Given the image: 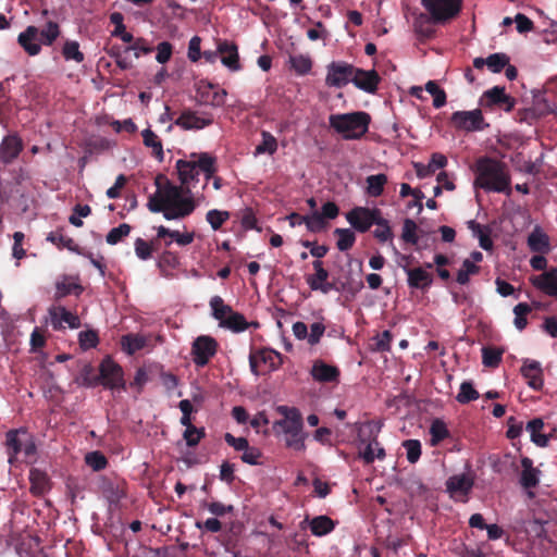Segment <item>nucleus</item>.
Returning <instances> with one entry per match:
<instances>
[{
  "instance_id": "15",
  "label": "nucleus",
  "mask_w": 557,
  "mask_h": 557,
  "mask_svg": "<svg viewBox=\"0 0 557 557\" xmlns=\"http://www.w3.org/2000/svg\"><path fill=\"white\" fill-rule=\"evenodd\" d=\"M312 267L314 273L306 276V282L312 290L329 294L331 290L336 289L335 284L329 281V271L324 269L321 260H314Z\"/></svg>"
},
{
  "instance_id": "63",
  "label": "nucleus",
  "mask_w": 557,
  "mask_h": 557,
  "mask_svg": "<svg viewBox=\"0 0 557 557\" xmlns=\"http://www.w3.org/2000/svg\"><path fill=\"white\" fill-rule=\"evenodd\" d=\"M134 51L135 58H139L141 54H148L152 51V48L147 45L146 39L136 38L135 41L124 49V52Z\"/></svg>"
},
{
  "instance_id": "16",
  "label": "nucleus",
  "mask_w": 557,
  "mask_h": 557,
  "mask_svg": "<svg viewBox=\"0 0 557 557\" xmlns=\"http://www.w3.org/2000/svg\"><path fill=\"white\" fill-rule=\"evenodd\" d=\"M84 292L78 275L62 274L55 282V300L62 299L69 295L78 297Z\"/></svg>"
},
{
  "instance_id": "11",
  "label": "nucleus",
  "mask_w": 557,
  "mask_h": 557,
  "mask_svg": "<svg viewBox=\"0 0 557 557\" xmlns=\"http://www.w3.org/2000/svg\"><path fill=\"white\" fill-rule=\"evenodd\" d=\"M325 84L329 87L342 88L352 81L356 66L344 61H333L326 66Z\"/></svg>"
},
{
  "instance_id": "40",
  "label": "nucleus",
  "mask_w": 557,
  "mask_h": 557,
  "mask_svg": "<svg viewBox=\"0 0 557 557\" xmlns=\"http://www.w3.org/2000/svg\"><path fill=\"white\" fill-rule=\"evenodd\" d=\"M480 273V267L474 264L470 259L462 261L461 268L457 271L456 282L459 285H467L470 282V276Z\"/></svg>"
},
{
  "instance_id": "39",
  "label": "nucleus",
  "mask_w": 557,
  "mask_h": 557,
  "mask_svg": "<svg viewBox=\"0 0 557 557\" xmlns=\"http://www.w3.org/2000/svg\"><path fill=\"white\" fill-rule=\"evenodd\" d=\"M121 344L124 351L128 355H133L143 349L146 346L147 341L144 336L138 334H126L122 336Z\"/></svg>"
},
{
  "instance_id": "38",
  "label": "nucleus",
  "mask_w": 557,
  "mask_h": 557,
  "mask_svg": "<svg viewBox=\"0 0 557 557\" xmlns=\"http://www.w3.org/2000/svg\"><path fill=\"white\" fill-rule=\"evenodd\" d=\"M422 232L413 220L405 219L400 239L405 244H418V240L422 237Z\"/></svg>"
},
{
  "instance_id": "3",
  "label": "nucleus",
  "mask_w": 557,
  "mask_h": 557,
  "mask_svg": "<svg viewBox=\"0 0 557 557\" xmlns=\"http://www.w3.org/2000/svg\"><path fill=\"white\" fill-rule=\"evenodd\" d=\"M329 123L345 140H357L368 133L371 116L364 111L331 114Z\"/></svg>"
},
{
  "instance_id": "42",
  "label": "nucleus",
  "mask_w": 557,
  "mask_h": 557,
  "mask_svg": "<svg viewBox=\"0 0 557 557\" xmlns=\"http://www.w3.org/2000/svg\"><path fill=\"white\" fill-rule=\"evenodd\" d=\"M210 307L212 309L213 318L220 321V325H222V320H226L233 312L232 307L226 305L220 296H213L210 299Z\"/></svg>"
},
{
  "instance_id": "9",
  "label": "nucleus",
  "mask_w": 557,
  "mask_h": 557,
  "mask_svg": "<svg viewBox=\"0 0 557 557\" xmlns=\"http://www.w3.org/2000/svg\"><path fill=\"white\" fill-rule=\"evenodd\" d=\"M450 124L457 131L463 132H479L488 126L480 109L454 112L450 116Z\"/></svg>"
},
{
  "instance_id": "27",
  "label": "nucleus",
  "mask_w": 557,
  "mask_h": 557,
  "mask_svg": "<svg viewBox=\"0 0 557 557\" xmlns=\"http://www.w3.org/2000/svg\"><path fill=\"white\" fill-rule=\"evenodd\" d=\"M522 471L520 474V484L525 490L534 488L540 483L541 471L533 467V460L529 457L521 459Z\"/></svg>"
},
{
  "instance_id": "32",
  "label": "nucleus",
  "mask_w": 557,
  "mask_h": 557,
  "mask_svg": "<svg viewBox=\"0 0 557 557\" xmlns=\"http://www.w3.org/2000/svg\"><path fill=\"white\" fill-rule=\"evenodd\" d=\"M157 239H162L165 244H190L194 239L193 234H181L178 231H170L164 226L158 227Z\"/></svg>"
},
{
  "instance_id": "47",
  "label": "nucleus",
  "mask_w": 557,
  "mask_h": 557,
  "mask_svg": "<svg viewBox=\"0 0 557 557\" xmlns=\"http://www.w3.org/2000/svg\"><path fill=\"white\" fill-rule=\"evenodd\" d=\"M62 55L66 61H75L82 63L85 59L84 53L79 50V44L75 40H66L62 48Z\"/></svg>"
},
{
  "instance_id": "34",
  "label": "nucleus",
  "mask_w": 557,
  "mask_h": 557,
  "mask_svg": "<svg viewBox=\"0 0 557 557\" xmlns=\"http://www.w3.org/2000/svg\"><path fill=\"white\" fill-rule=\"evenodd\" d=\"M143 143L146 147L152 149V156L160 162L164 159L162 141L150 128H146L141 133Z\"/></svg>"
},
{
  "instance_id": "29",
  "label": "nucleus",
  "mask_w": 557,
  "mask_h": 557,
  "mask_svg": "<svg viewBox=\"0 0 557 557\" xmlns=\"http://www.w3.org/2000/svg\"><path fill=\"white\" fill-rule=\"evenodd\" d=\"M447 164V158L438 152L432 154L428 164L417 162L413 164L416 174L419 178H425L435 173L437 169H443Z\"/></svg>"
},
{
  "instance_id": "23",
  "label": "nucleus",
  "mask_w": 557,
  "mask_h": 557,
  "mask_svg": "<svg viewBox=\"0 0 557 557\" xmlns=\"http://www.w3.org/2000/svg\"><path fill=\"white\" fill-rule=\"evenodd\" d=\"M404 270L407 274V283L409 287L421 290H426L431 287L433 276L424 268H405Z\"/></svg>"
},
{
  "instance_id": "35",
  "label": "nucleus",
  "mask_w": 557,
  "mask_h": 557,
  "mask_svg": "<svg viewBox=\"0 0 557 557\" xmlns=\"http://www.w3.org/2000/svg\"><path fill=\"white\" fill-rule=\"evenodd\" d=\"M374 230L373 235L374 237L381 242L389 244H393L394 234L392 231V227L386 219L382 216V212L380 211L379 215L376 216V222L373 223Z\"/></svg>"
},
{
  "instance_id": "14",
  "label": "nucleus",
  "mask_w": 557,
  "mask_h": 557,
  "mask_svg": "<svg viewBox=\"0 0 557 557\" xmlns=\"http://www.w3.org/2000/svg\"><path fill=\"white\" fill-rule=\"evenodd\" d=\"M481 104L486 108L499 107L506 112H510L516 100L505 92V87L494 86L483 94Z\"/></svg>"
},
{
  "instance_id": "50",
  "label": "nucleus",
  "mask_w": 557,
  "mask_h": 557,
  "mask_svg": "<svg viewBox=\"0 0 557 557\" xmlns=\"http://www.w3.org/2000/svg\"><path fill=\"white\" fill-rule=\"evenodd\" d=\"M262 141L256 147V154H274L277 150L276 138L269 132L262 131Z\"/></svg>"
},
{
  "instance_id": "55",
  "label": "nucleus",
  "mask_w": 557,
  "mask_h": 557,
  "mask_svg": "<svg viewBox=\"0 0 557 557\" xmlns=\"http://www.w3.org/2000/svg\"><path fill=\"white\" fill-rule=\"evenodd\" d=\"M85 462L94 471H101L108 466L107 457L98 450L86 454Z\"/></svg>"
},
{
  "instance_id": "19",
  "label": "nucleus",
  "mask_w": 557,
  "mask_h": 557,
  "mask_svg": "<svg viewBox=\"0 0 557 557\" xmlns=\"http://www.w3.org/2000/svg\"><path fill=\"white\" fill-rule=\"evenodd\" d=\"M213 123V117L209 115L199 116L195 111L184 110L175 120V125L183 129H202Z\"/></svg>"
},
{
  "instance_id": "44",
  "label": "nucleus",
  "mask_w": 557,
  "mask_h": 557,
  "mask_svg": "<svg viewBox=\"0 0 557 557\" xmlns=\"http://www.w3.org/2000/svg\"><path fill=\"white\" fill-rule=\"evenodd\" d=\"M430 434H431V445L436 446L449 436V431L447 429L446 423L443 420L435 419L431 423Z\"/></svg>"
},
{
  "instance_id": "36",
  "label": "nucleus",
  "mask_w": 557,
  "mask_h": 557,
  "mask_svg": "<svg viewBox=\"0 0 557 557\" xmlns=\"http://www.w3.org/2000/svg\"><path fill=\"white\" fill-rule=\"evenodd\" d=\"M544 428V422L541 418L532 419L527 424V431L530 432L531 441L540 447H546L548 445L549 436L542 434L541 431Z\"/></svg>"
},
{
  "instance_id": "13",
  "label": "nucleus",
  "mask_w": 557,
  "mask_h": 557,
  "mask_svg": "<svg viewBox=\"0 0 557 557\" xmlns=\"http://www.w3.org/2000/svg\"><path fill=\"white\" fill-rule=\"evenodd\" d=\"M379 213V209L356 207L346 214V219L356 231L364 233L373 226L374 222H376Z\"/></svg>"
},
{
  "instance_id": "46",
  "label": "nucleus",
  "mask_w": 557,
  "mask_h": 557,
  "mask_svg": "<svg viewBox=\"0 0 557 557\" xmlns=\"http://www.w3.org/2000/svg\"><path fill=\"white\" fill-rule=\"evenodd\" d=\"M223 327L230 329L233 332H244L248 329L249 324L242 313L233 311L226 320H222Z\"/></svg>"
},
{
  "instance_id": "54",
  "label": "nucleus",
  "mask_w": 557,
  "mask_h": 557,
  "mask_svg": "<svg viewBox=\"0 0 557 557\" xmlns=\"http://www.w3.org/2000/svg\"><path fill=\"white\" fill-rule=\"evenodd\" d=\"M289 62L295 72L299 75H306L311 71L312 61L308 55H290Z\"/></svg>"
},
{
  "instance_id": "59",
  "label": "nucleus",
  "mask_w": 557,
  "mask_h": 557,
  "mask_svg": "<svg viewBox=\"0 0 557 557\" xmlns=\"http://www.w3.org/2000/svg\"><path fill=\"white\" fill-rule=\"evenodd\" d=\"M78 342L84 350L95 348L99 343L98 333L94 330L83 331L78 335Z\"/></svg>"
},
{
  "instance_id": "41",
  "label": "nucleus",
  "mask_w": 557,
  "mask_h": 557,
  "mask_svg": "<svg viewBox=\"0 0 557 557\" xmlns=\"http://www.w3.org/2000/svg\"><path fill=\"white\" fill-rule=\"evenodd\" d=\"M467 226L472 237L476 238L480 245L493 244L491 240V228L487 225H482L474 220H470L467 222Z\"/></svg>"
},
{
  "instance_id": "49",
  "label": "nucleus",
  "mask_w": 557,
  "mask_h": 557,
  "mask_svg": "<svg viewBox=\"0 0 557 557\" xmlns=\"http://www.w3.org/2000/svg\"><path fill=\"white\" fill-rule=\"evenodd\" d=\"M425 90L433 97V107L440 109L446 104V92L435 81H429L425 84Z\"/></svg>"
},
{
  "instance_id": "64",
  "label": "nucleus",
  "mask_w": 557,
  "mask_h": 557,
  "mask_svg": "<svg viewBox=\"0 0 557 557\" xmlns=\"http://www.w3.org/2000/svg\"><path fill=\"white\" fill-rule=\"evenodd\" d=\"M392 338V333L389 331H383L374 338V350L381 352L389 351Z\"/></svg>"
},
{
  "instance_id": "1",
  "label": "nucleus",
  "mask_w": 557,
  "mask_h": 557,
  "mask_svg": "<svg viewBox=\"0 0 557 557\" xmlns=\"http://www.w3.org/2000/svg\"><path fill=\"white\" fill-rule=\"evenodd\" d=\"M190 160H177L176 170L181 186L166 182L163 187L158 185V190L149 197L148 208L152 212H162L168 220L185 218L196 208L190 195L194 182L198 181L199 172H203L206 183L213 177L216 169V160L208 152L193 153Z\"/></svg>"
},
{
  "instance_id": "51",
  "label": "nucleus",
  "mask_w": 557,
  "mask_h": 557,
  "mask_svg": "<svg viewBox=\"0 0 557 557\" xmlns=\"http://www.w3.org/2000/svg\"><path fill=\"white\" fill-rule=\"evenodd\" d=\"M532 311V308L527 302H519L513 307L515 320L513 324L519 331H523L527 327L528 320L527 315Z\"/></svg>"
},
{
  "instance_id": "57",
  "label": "nucleus",
  "mask_w": 557,
  "mask_h": 557,
  "mask_svg": "<svg viewBox=\"0 0 557 557\" xmlns=\"http://www.w3.org/2000/svg\"><path fill=\"white\" fill-rule=\"evenodd\" d=\"M206 436V431L203 428H196L195 425H190V428L185 429L183 433V437L186 441L187 446L195 447L199 444V442Z\"/></svg>"
},
{
  "instance_id": "12",
  "label": "nucleus",
  "mask_w": 557,
  "mask_h": 557,
  "mask_svg": "<svg viewBox=\"0 0 557 557\" xmlns=\"http://www.w3.org/2000/svg\"><path fill=\"white\" fill-rule=\"evenodd\" d=\"M218 342L209 335L198 336L191 345V356L194 363L202 368L207 366L210 359L218 351Z\"/></svg>"
},
{
  "instance_id": "10",
  "label": "nucleus",
  "mask_w": 557,
  "mask_h": 557,
  "mask_svg": "<svg viewBox=\"0 0 557 557\" xmlns=\"http://www.w3.org/2000/svg\"><path fill=\"white\" fill-rule=\"evenodd\" d=\"M283 363V356L272 348H260L251 350L249 355L250 370L255 375H259L261 371L259 366L263 364L268 367L269 371L277 370Z\"/></svg>"
},
{
  "instance_id": "62",
  "label": "nucleus",
  "mask_w": 557,
  "mask_h": 557,
  "mask_svg": "<svg viewBox=\"0 0 557 557\" xmlns=\"http://www.w3.org/2000/svg\"><path fill=\"white\" fill-rule=\"evenodd\" d=\"M306 226L311 232H319L325 228L326 221L323 220L320 212L314 211L312 214L306 215Z\"/></svg>"
},
{
  "instance_id": "5",
  "label": "nucleus",
  "mask_w": 557,
  "mask_h": 557,
  "mask_svg": "<svg viewBox=\"0 0 557 557\" xmlns=\"http://www.w3.org/2000/svg\"><path fill=\"white\" fill-rule=\"evenodd\" d=\"M40 36V41L45 46H52L60 36V26L58 23L49 21L45 28L39 30L36 26H27L17 37L18 45L29 54L37 55L41 50L40 44L34 42Z\"/></svg>"
},
{
  "instance_id": "28",
  "label": "nucleus",
  "mask_w": 557,
  "mask_h": 557,
  "mask_svg": "<svg viewBox=\"0 0 557 557\" xmlns=\"http://www.w3.org/2000/svg\"><path fill=\"white\" fill-rule=\"evenodd\" d=\"M214 89L213 84H201L198 88V94L203 103L212 107H222L225 103L227 92L225 89Z\"/></svg>"
},
{
  "instance_id": "8",
  "label": "nucleus",
  "mask_w": 557,
  "mask_h": 557,
  "mask_svg": "<svg viewBox=\"0 0 557 557\" xmlns=\"http://www.w3.org/2000/svg\"><path fill=\"white\" fill-rule=\"evenodd\" d=\"M98 383L110 389L125 387L122 367L109 356L99 366V376L95 379V384Z\"/></svg>"
},
{
  "instance_id": "26",
  "label": "nucleus",
  "mask_w": 557,
  "mask_h": 557,
  "mask_svg": "<svg viewBox=\"0 0 557 557\" xmlns=\"http://www.w3.org/2000/svg\"><path fill=\"white\" fill-rule=\"evenodd\" d=\"M23 149L22 140L16 135H8L0 145V160L4 163H11L16 159Z\"/></svg>"
},
{
  "instance_id": "21",
  "label": "nucleus",
  "mask_w": 557,
  "mask_h": 557,
  "mask_svg": "<svg viewBox=\"0 0 557 557\" xmlns=\"http://www.w3.org/2000/svg\"><path fill=\"white\" fill-rule=\"evenodd\" d=\"M380 82L381 77L375 70L366 71L358 67H356V73L354 74L351 81V83H354L357 88L369 94L376 91Z\"/></svg>"
},
{
  "instance_id": "30",
  "label": "nucleus",
  "mask_w": 557,
  "mask_h": 557,
  "mask_svg": "<svg viewBox=\"0 0 557 557\" xmlns=\"http://www.w3.org/2000/svg\"><path fill=\"white\" fill-rule=\"evenodd\" d=\"M29 481L33 495L41 496L50 490V479L48 474L40 469H30Z\"/></svg>"
},
{
  "instance_id": "20",
  "label": "nucleus",
  "mask_w": 557,
  "mask_h": 557,
  "mask_svg": "<svg viewBox=\"0 0 557 557\" xmlns=\"http://www.w3.org/2000/svg\"><path fill=\"white\" fill-rule=\"evenodd\" d=\"M531 283L547 296L557 299V268H550L548 271L533 276Z\"/></svg>"
},
{
  "instance_id": "60",
  "label": "nucleus",
  "mask_w": 557,
  "mask_h": 557,
  "mask_svg": "<svg viewBox=\"0 0 557 557\" xmlns=\"http://www.w3.org/2000/svg\"><path fill=\"white\" fill-rule=\"evenodd\" d=\"M228 218L230 213L227 211H220L216 209L209 210L206 215L208 223L213 230H219L222 224L228 220Z\"/></svg>"
},
{
  "instance_id": "17",
  "label": "nucleus",
  "mask_w": 557,
  "mask_h": 557,
  "mask_svg": "<svg viewBox=\"0 0 557 557\" xmlns=\"http://www.w3.org/2000/svg\"><path fill=\"white\" fill-rule=\"evenodd\" d=\"M49 315L53 330L63 329V323L67 324L71 329H78L81 326L79 317L69 311L63 306H53L49 309Z\"/></svg>"
},
{
  "instance_id": "45",
  "label": "nucleus",
  "mask_w": 557,
  "mask_h": 557,
  "mask_svg": "<svg viewBox=\"0 0 557 557\" xmlns=\"http://www.w3.org/2000/svg\"><path fill=\"white\" fill-rule=\"evenodd\" d=\"M431 23H433L431 16L428 17L424 14H420L413 23L416 33L424 39L433 38L435 36V29L432 27Z\"/></svg>"
},
{
  "instance_id": "4",
  "label": "nucleus",
  "mask_w": 557,
  "mask_h": 557,
  "mask_svg": "<svg viewBox=\"0 0 557 557\" xmlns=\"http://www.w3.org/2000/svg\"><path fill=\"white\" fill-rule=\"evenodd\" d=\"M276 411L283 419L274 423V428L278 426L285 433V444L288 448L297 451L306 449L305 440L307 435L304 433V422L300 411L295 407L278 406Z\"/></svg>"
},
{
  "instance_id": "56",
  "label": "nucleus",
  "mask_w": 557,
  "mask_h": 557,
  "mask_svg": "<svg viewBox=\"0 0 557 557\" xmlns=\"http://www.w3.org/2000/svg\"><path fill=\"white\" fill-rule=\"evenodd\" d=\"M178 263L177 256L172 251H163L158 258V265L160 270L168 275V272L173 270Z\"/></svg>"
},
{
  "instance_id": "31",
  "label": "nucleus",
  "mask_w": 557,
  "mask_h": 557,
  "mask_svg": "<svg viewBox=\"0 0 557 557\" xmlns=\"http://www.w3.org/2000/svg\"><path fill=\"white\" fill-rule=\"evenodd\" d=\"M473 487V480L467 474L449 476L446 481V488L450 494L468 495Z\"/></svg>"
},
{
  "instance_id": "52",
  "label": "nucleus",
  "mask_w": 557,
  "mask_h": 557,
  "mask_svg": "<svg viewBox=\"0 0 557 557\" xmlns=\"http://www.w3.org/2000/svg\"><path fill=\"white\" fill-rule=\"evenodd\" d=\"M510 62L506 53L497 52L486 58V66L493 73H500Z\"/></svg>"
},
{
  "instance_id": "7",
  "label": "nucleus",
  "mask_w": 557,
  "mask_h": 557,
  "mask_svg": "<svg viewBox=\"0 0 557 557\" xmlns=\"http://www.w3.org/2000/svg\"><path fill=\"white\" fill-rule=\"evenodd\" d=\"M433 24L444 25L456 18L462 8V0H421Z\"/></svg>"
},
{
  "instance_id": "53",
  "label": "nucleus",
  "mask_w": 557,
  "mask_h": 557,
  "mask_svg": "<svg viewBox=\"0 0 557 557\" xmlns=\"http://www.w3.org/2000/svg\"><path fill=\"white\" fill-rule=\"evenodd\" d=\"M478 391L473 387L471 382H462L459 388V393L456 396V400L460 404H469L470 401L479 398Z\"/></svg>"
},
{
  "instance_id": "2",
  "label": "nucleus",
  "mask_w": 557,
  "mask_h": 557,
  "mask_svg": "<svg viewBox=\"0 0 557 557\" xmlns=\"http://www.w3.org/2000/svg\"><path fill=\"white\" fill-rule=\"evenodd\" d=\"M473 171L475 188L509 194L511 177L508 166L503 161L483 156L476 159Z\"/></svg>"
},
{
  "instance_id": "22",
  "label": "nucleus",
  "mask_w": 557,
  "mask_h": 557,
  "mask_svg": "<svg viewBox=\"0 0 557 557\" xmlns=\"http://www.w3.org/2000/svg\"><path fill=\"white\" fill-rule=\"evenodd\" d=\"M521 374L531 388L540 391L543 387V370L539 361L525 360L521 367Z\"/></svg>"
},
{
  "instance_id": "48",
  "label": "nucleus",
  "mask_w": 557,
  "mask_h": 557,
  "mask_svg": "<svg viewBox=\"0 0 557 557\" xmlns=\"http://www.w3.org/2000/svg\"><path fill=\"white\" fill-rule=\"evenodd\" d=\"M504 350L495 347L482 348V362L485 367L497 368L502 362Z\"/></svg>"
},
{
  "instance_id": "25",
  "label": "nucleus",
  "mask_w": 557,
  "mask_h": 557,
  "mask_svg": "<svg viewBox=\"0 0 557 557\" xmlns=\"http://www.w3.org/2000/svg\"><path fill=\"white\" fill-rule=\"evenodd\" d=\"M102 494L110 505L117 506L126 496V483L123 480H104Z\"/></svg>"
},
{
  "instance_id": "61",
  "label": "nucleus",
  "mask_w": 557,
  "mask_h": 557,
  "mask_svg": "<svg viewBox=\"0 0 557 557\" xmlns=\"http://www.w3.org/2000/svg\"><path fill=\"white\" fill-rule=\"evenodd\" d=\"M131 226L126 223L120 224L117 227H113L107 235V244H117L129 234Z\"/></svg>"
},
{
  "instance_id": "58",
  "label": "nucleus",
  "mask_w": 557,
  "mask_h": 557,
  "mask_svg": "<svg viewBox=\"0 0 557 557\" xmlns=\"http://www.w3.org/2000/svg\"><path fill=\"white\" fill-rule=\"evenodd\" d=\"M406 449V457L410 463H416L421 457V443L418 440H406L403 443Z\"/></svg>"
},
{
  "instance_id": "43",
  "label": "nucleus",
  "mask_w": 557,
  "mask_h": 557,
  "mask_svg": "<svg viewBox=\"0 0 557 557\" xmlns=\"http://www.w3.org/2000/svg\"><path fill=\"white\" fill-rule=\"evenodd\" d=\"M367 193L371 197H380L384 191V186L387 183L385 174H375L367 177Z\"/></svg>"
},
{
  "instance_id": "33",
  "label": "nucleus",
  "mask_w": 557,
  "mask_h": 557,
  "mask_svg": "<svg viewBox=\"0 0 557 557\" xmlns=\"http://www.w3.org/2000/svg\"><path fill=\"white\" fill-rule=\"evenodd\" d=\"M434 264L437 276L446 283L449 282L451 280L449 268L454 265V257L444 253H435Z\"/></svg>"
},
{
  "instance_id": "6",
  "label": "nucleus",
  "mask_w": 557,
  "mask_h": 557,
  "mask_svg": "<svg viewBox=\"0 0 557 557\" xmlns=\"http://www.w3.org/2000/svg\"><path fill=\"white\" fill-rule=\"evenodd\" d=\"M5 444L10 463H13L20 454H24L26 459L36 455L33 436L25 430H10L5 435Z\"/></svg>"
},
{
  "instance_id": "24",
  "label": "nucleus",
  "mask_w": 557,
  "mask_h": 557,
  "mask_svg": "<svg viewBox=\"0 0 557 557\" xmlns=\"http://www.w3.org/2000/svg\"><path fill=\"white\" fill-rule=\"evenodd\" d=\"M218 51L224 66L228 67L231 71L240 70L238 48L234 42L220 40L218 44Z\"/></svg>"
},
{
  "instance_id": "37",
  "label": "nucleus",
  "mask_w": 557,
  "mask_h": 557,
  "mask_svg": "<svg viewBox=\"0 0 557 557\" xmlns=\"http://www.w3.org/2000/svg\"><path fill=\"white\" fill-rule=\"evenodd\" d=\"M309 527L314 536H324L335 529V522L330 517L322 515L314 517Z\"/></svg>"
},
{
  "instance_id": "18",
  "label": "nucleus",
  "mask_w": 557,
  "mask_h": 557,
  "mask_svg": "<svg viewBox=\"0 0 557 557\" xmlns=\"http://www.w3.org/2000/svg\"><path fill=\"white\" fill-rule=\"evenodd\" d=\"M310 374L319 383H338L341 371L336 366L329 364L321 359L313 362Z\"/></svg>"
}]
</instances>
